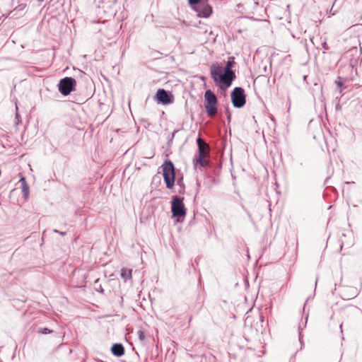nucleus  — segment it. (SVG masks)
I'll use <instances>...</instances> for the list:
<instances>
[{
    "label": "nucleus",
    "instance_id": "1",
    "mask_svg": "<svg viewBox=\"0 0 362 362\" xmlns=\"http://www.w3.org/2000/svg\"><path fill=\"white\" fill-rule=\"evenodd\" d=\"M235 64L234 58H230L226 63L223 73V67L219 63H214L210 67V73L211 78L216 84L226 86V88L230 86L233 81L235 78V72L232 70V67Z\"/></svg>",
    "mask_w": 362,
    "mask_h": 362
},
{
    "label": "nucleus",
    "instance_id": "2",
    "mask_svg": "<svg viewBox=\"0 0 362 362\" xmlns=\"http://www.w3.org/2000/svg\"><path fill=\"white\" fill-rule=\"evenodd\" d=\"M197 142L198 145L199 154L197 158H194V160H196L201 166L205 167L209 163L207 157L210 152L209 146L201 138H198Z\"/></svg>",
    "mask_w": 362,
    "mask_h": 362
},
{
    "label": "nucleus",
    "instance_id": "3",
    "mask_svg": "<svg viewBox=\"0 0 362 362\" xmlns=\"http://www.w3.org/2000/svg\"><path fill=\"white\" fill-rule=\"evenodd\" d=\"M163 176L167 188L171 189L175 183V168L170 160L165 161L163 165Z\"/></svg>",
    "mask_w": 362,
    "mask_h": 362
},
{
    "label": "nucleus",
    "instance_id": "4",
    "mask_svg": "<svg viewBox=\"0 0 362 362\" xmlns=\"http://www.w3.org/2000/svg\"><path fill=\"white\" fill-rule=\"evenodd\" d=\"M184 197L175 195L172 197L171 212L174 217H182L186 216L187 210L183 202Z\"/></svg>",
    "mask_w": 362,
    "mask_h": 362
},
{
    "label": "nucleus",
    "instance_id": "5",
    "mask_svg": "<svg viewBox=\"0 0 362 362\" xmlns=\"http://www.w3.org/2000/svg\"><path fill=\"white\" fill-rule=\"evenodd\" d=\"M76 81L71 77H65L59 81L58 84L59 91L63 95H68L74 90Z\"/></svg>",
    "mask_w": 362,
    "mask_h": 362
},
{
    "label": "nucleus",
    "instance_id": "6",
    "mask_svg": "<svg viewBox=\"0 0 362 362\" xmlns=\"http://www.w3.org/2000/svg\"><path fill=\"white\" fill-rule=\"evenodd\" d=\"M231 100L234 107H243L246 102L244 89L240 87L235 88L231 92Z\"/></svg>",
    "mask_w": 362,
    "mask_h": 362
},
{
    "label": "nucleus",
    "instance_id": "7",
    "mask_svg": "<svg viewBox=\"0 0 362 362\" xmlns=\"http://www.w3.org/2000/svg\"><path fill=\"white\" fill-rule=\"evenodd\" d=\"M156 99L158 103L164 105L170 104L173 102V96L164 89H159L156 93Z\"/></svg>",
    "mask_w": 362,
    "mask_h": 362
},
{
    "label": "nucleus",
    "instance_id": "8",
    "mask_svg": "<svg viewBox=\"0 0 362 362\" xmlns=\"http://www.w3.org/2000/svg\"><path fill=\"white\" fill-rule=\"evenodd\" d=\"M198 16L208 18L212 13V8L210 5L205 3H201L197 6Z\"/></svg>",
    "mask_w": 362,
    "mask_h": 362
},
{
    "label": "nucleus",
    "instance_id": "9",
    "mask_svg": "<svg viewBox=\"0 0 362 362\" xmlns=\"http://www.w3.org/2000/svg\"><path fill=\"white\" fill-rule=\"evenodd\" d=\"M205 104L217 105V98L215 94L211 90H207L204 93Z\"/></svg>",
    "mask_w": 362,
    "mask_h": 362
},
{
    "label": "nucleus",
    "instance_id": "10",
    "mask_svg": "<svg viewBox=\"0 0 362 362\" xmlns=\"http://www.w3.org/2000/svg\"><path fill=\"white\" fill-rule=\"evenodd\" d=\"M113 355L119 357L124 354V346L121 344H115L111 349Z\"/></svg>",
    "mask_w": 362,
    "mask_h": 362
},
{
    "label": "nucleus",
    "instance_id": "11",
    "mask_svg": "<svg viewBox=\"0 0 362 362\" xmlns=\"http://www.w3.org/2000/svg\"><path fill=\"white\" fill-rule=\"evenodd\" d=\"M217 105L205 104L206 112L210 117H214L217 113Z\"/></svg>",
    "mask_w": 362,
    "mask_h": 362
},
{
    "label": "nucleus",
    "instance_id": "12",
    "mask_svg": "<svg viewBox=\"0 0 362 362\" xmlns=\"http://www.w3.org/2000/svg\"><path fill=\"white\" fill-rule=\"evenodd\" d=\"M19 182L21 183L22 192L23 193L24 197L27 198L29 195V186L26 180L23 176H21Z\"/></svg>",
    "mask_w": 362,
    "mask_h": 362
},
{
    "label": "nucleus",
    "instance_id": "13",
    "mask_svg": "<svg viewBox=\"0 0 362 362\" xmlns=\"http://www.w3.org/2000/svg\"><path fill=\"white\" fill-rule=\"evenodd\" d=\"M132 269L123 268L121 272V276L124 279H129L132 278Z\"/></svg>",
    "mask_w": 362,
    "mask_h": 362
},
{
    "label": "nucleus",
    "instance_id": "14",
    "mask_svg": "<svg viewBox=\"0 0 362 362\" xmlns=\"http://www.w3.org/2000/svg\"><path fill=\"white\" fill-rule=\"evenodd\" d=\"M137 335L141 341H144L145 335H144V332L142 330H139L137 332Z\"/></svg>",
    "mask_w": 362,
    "mask_h": 362
},
{
    "label": "nucleus",
    "instance_id": "15",
    "mask_svg": "<svg viewBox=\"0 0 362 362\" xmlns=\"http://www.w3.org/2000/svg\"><path fill=\"white\" fill-rule=\"evenodd\" d=\"M53 331L51 329H49L48 328H41L38 332L40 334H49L52 333Z\"/></svg>",
    "mask_w": 362,
    "mask_h": 362
},
{
    "label": "nucleus",
    "instance_id": "16",
    "mask_svg": "<svg viewBox=\"0 0 362 362\" xmlns=\"http://www.w3.org/2000/svg\"><path fill=\"white\" fill-rule=\"evenodd\" d=\"M201 0H189V4L191 5L197 4Z\"/></svg>",
    "mask_w": 362,
    "mask_h": 362
},
{
    "label": "nucleus",
    "instance_id": "17",
    "mask_svg": "<svg viewBox=\"0 0 362 362\" xmlns=\"http://www.w3.org/2000/svg\"><path fill=\"white\" fill-rule=\"evenodd\" d=\"M53 231H54V233H59V234H60L61 235H66V232H61V231H59V230H57V229H54Z\"/></svg>",
    "mask_w": 362,
    "mask_h": 362
},
{
    "label": "nucleus",
    "instance_id": "18",
    "mask_svg": "<svg viewBox=\"0 0 362 362\" xmlns=\"http://www.w3.org/2000/svg\"><path fill=\"white\" fill-rule=\"evenodd\" d=\"M337 85L339 87H341V86H342L343 83H342V82H341V81H338V82H337Z\"/></svg>",
    "mask_w": 362,
    "mask_h": 362
},
{
    "label": "nucleus",
    "instance_id": "19",
    "mask_svg": "<svg viewBox=\"0 0 362 362\" xmlns=\"http://www.w3.org/2000/svg\"><path fill=\"white\" fill-rule=\"evenodd\" d=\"M254 2H255V6H257V5H258V1H257V0H254Z\"/></svg>",
    "mask_w": 362,
    "mask_h": 362
},
{
    "label": "nucleus",
    "instance_id": "20",
    "mask_svg": "<svg viewBox=\"0 0 362 362\" xmlns=\"http://www.w3.org/2000/svg\"><path fill=\"white\" fill-rule=\"evenodd\" d=\"M39 2H42L44 1L45 0H37Z\"/></svg>",
    "mask_w": 362,
    "mask_h": 362
}]
</instances>
